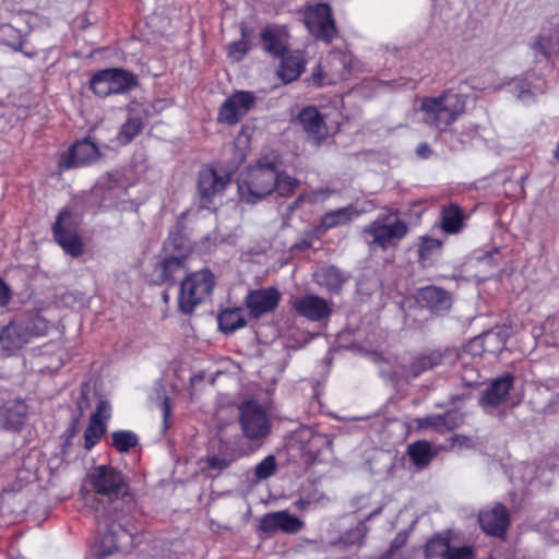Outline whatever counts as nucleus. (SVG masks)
Returning a JSON list of instances; mask_svg holds the SVG:
<instances>
[{
    "instance_id": "nucleus-33",
    "label": "nucleus",
    "mask_w": 559,
    "mask_h": 559,
    "mask_svg": "<svg viewBox=\"0 0 559 559\" xmlns=\"http://www.w3.org/2000/svg\"><path fill=\"white\" fill-rule=\"evenodd\" d=\"M325 68H328L329 81L328 83H335L336 81L348 80L352 73L349 66V58L347 55L337 51L331 52L328 56Z\"/></svg>"
},
{
    "instance_id": "nucleus-7",
    "label": "nucleus",
    "mask_w": 559,
    "mask_h": 559,
    "mask_svg": "<svg viewBox=\"0 0 559 559\" xmlns=\"http://www.w3.org/2000/svg\"><path fill=\"white\" fill-rule=\"evenodd\" d=\"M408 231L409 227L405 221L396 218L391 222L389 216L378 217L362 229L370 251L396 248Z\"/></svg>"
},
{
    "instance_id": "nucleus-52",
    "label": "nucleus",
    "mask_w": 559,
    "mask_h": 559,
    "mask_svg": "<svg viewBox=\"0 0 559 559\" xmlns=\"http://www.w3.org/2000/svg\"><path fill=\"white\" fill-rule=\"evenodd\" d=\"M252 48L251 41L239 39L228 45V53L236 61H240Z\"/></svg>"
},
{
    "instance_id": "nucleus-46",
    "label": "nucleus",
    "mask_w": 559,
    "mask_h": 559,
    "mask_svg": "<svg viewBox=\"0 0 559 559\" xmlns=\"http://www.w3.org/2000/svg\"><path fill=\"white\" fill-rule=\"evenodd\" d=\"M107 424L97 423V420L90 419L86 429L84 430V449L91 451L102 439L106 432Z\"/></svg>"
},
{
    "instance_id": "nucleus-21",
    "label": "nucleus",
    "mask_w": 559,
    "mask_h": 559,
    "mask_svg": "<svg viewBox=\"0 0 559 559\" xmlns=\"http://www.w3.org/2000/svg\"><path fill=\"white\" fill-rule=\"evenodd\" d=\"M478 521L487 535L504 539L510 526V513L507 507L497 503L492 509L480 512Z\"/></svg>"
},
{
    "instance_id": "nucleus-49",
    "label": "nucleus",
    "mask_w": 559,
    "mask_h": 559,
    "mask_svg": "<svg viewBox=\"0 0 559 559\" xmlns=\"http://www.w3.org/2000/svg\"><path fill=\"white\" fill-rule=\"evenodd\" d=\"M300 181L278 168L275 192L282 198L292 197L299 188Z\"/></svg>"
},
{
    "instance_id": "nucleus-30",
    "label": "nucleus",
    "mask_w": 559,
    "mask_h": 559,
    "mask_svg": "<svg viewBox=\"0 0 559 559\" xmlns=\"http://www.w3.org/2000/svg\"><path fill=\"white\" fill-rule=\"evenodd\" d=\"M281 63L277 74L284 83L296 81L305 71L306 60L300 51H288L280 57Z\"/></svg>"
},
{
    "instance_id": "nucleus-9",
    "label": "nucleus",
    "mask_w": 559,
    "mask_h": 559,
    "mask_svg": "<svg viewBox=\"0 0 559 559\" xmlns=\"http://www.w3.org/2000/svg\"><path fill=\"white\" fill-rule=\"evenodd\" d=\"M238 421L245 438L259 442L271 431V420L266 409L255 400H248L238 406Z\"/></svg>"
},
{
    "instance_id": "nucleus-3",
    "label": "nucleus",
    "mask_w": 559,
    "mask_h": 559,
    "mask_svg": "<svg viewBox=\"0 0 559 559\" xmlns=\"http://www.w3.org/2000/svg\"><path fill=\"white\" fill-rule=\"evenodd\" d=\"M49 322L38 313L25 312L16 316L0 330V345L3 350L14 354L33 338L45 336Z\"/></svg>"
},
{
    "instance_id": "nucleus-47",
    "label": "nucleus",
    "mask_w": 559,
    "mask_h": 559,
    "mask_svg": "<svg viewBox=\"0 0 559 559\" xmlns=\"http://www.w3.org/2000/svg\"><path fill=\"white\" fill-rule=\"evenodd\" d=\"M202 473L210 478L218 477L225 469L230 466L227 464V460L219 459L214 453H209L204 459L201 460Z\"/></svg>"
},
{
    "instance_id": "nucleus-8",
    "label": "nucleus",
    "mask_w": 559,
    "mask_h": 559,
    "mask_svg": "<svg viewBox=\"0 0 559 559\" xmlns=\"http://www.w3.org/2000/svg\"><path fill=\"white\" fill-rule=\"evenodd\" d=\"M82 216L69 209H62L51 226L53 240L72 258L84 253L81 234Z\"/></svg>"
},
{
    "instance_id": "nucleus-13",
    "label": "nucleus",
    "mask_w": 559,
    "mask_h": 559,
    "mask_svg": "<svg viewBox=\"0 0 559 559\" xmlns=\"http://www.w3.org/2000/svg\"><path fill=\"white\" fill-rule=\"evenodd\" d=\"M231 181V174H219L211 166H203L198 173L197 189L201 206L209 207L217 194H222Z\"/></svg>"
},
{
    "instance_id": "nucleus-55",
    "label": "nucleus",
    "mask_w": 559,
    "mask_h": 559,
    "mask_svg": "<svg viewBox=\"0 0 559 559\" xmlns=\"http://www.w3.org/2000/svg\"><path fill=\"white\" fill-rule=\"evenodd\" d=\"M445 559H475V550L472 546L451 547Z\"/></svg>"
},
{
    "instance_id": "nucleus-54",
    "label": "nucleus",
    "mask_w": 559,
    "mask_h": 559,
    "mask_svg": "<svg viewBox=\"0 0 559 559\" xmlns=\"http://www.w3.org/2000/svg\"><path fill=\"white\" fill-rule=\"evenodd\" d=\"M328 71L323 70V67L321 63H318L317 67L313 69L311 75L307 79V82L312 84L314 87H322L328 83L329 75Z\"/></svg>"
},
{
    "instance_id": "nucleus-64",
    "label": "nucleus",
    "mask_w": 559,
    "mask_h": 559,
    "mask_svg": "<svg viewBox=\"0 0 559 559\" xmlns=\"http://www.w3.org/2000/svg\"><path fill=\"white\" fill-rule=\"evenodd\" d=\"M312 246V239L311 238H305L298 242H295L293 246H292V251H300V252H304L306 250H308L309 248H311Z\"/></svg>"
},
{
    "instance_id": "nucleus-50",
    "label": "nucleus",
    "mask_w": 559,
    "mask_h": 559,
    "mask_svg": "<svg viewBox=\"0 0 559 559\" xmlns=\"http://www.w3.org/2000/svg\"><path fill=\"white\" fill-rule=\"evenodd\" d=\"M276 457L270 454L254 467V478L257 481L267 479L271 476H273L276 473Z\"/></svg>"
},
{
    "instance_id": "nucleus-59",
    "label": "nucleus",
    "mask_w": 559,
    "mask_h": 559,
    "mask_svg": "<svg viewBox=\"0 0 559 559\" xmlns=\"http://www.w3.org/2000/svg\"><path fill=\"white\" fill-rule=\"evenodd\" d=\"M11 287L0 277V307H7L12 299Z\"/></svg>"
},
{
    "instance_id": "nucleus-29",
    "label": "nucleus",
    "mask_w": 559,
    "mask_h": 559,
    "mask_svg": "<svg viewBox=\"0 0 559 559\" xmlns=\"http://www.w3.org/2000/svg\"><path fill=\"white\" fill-rule=\"evenodd\" d=\"M145 128L143 115L133 106L128 107V116L116 136L117 142L124 146L130 144Z\"/></svg>"
},
{
    "instance_id": "nucleus-62",
    "label": "nucleus",
    "mask_w": 559,
    "mask_h": 559,
    "mask_svg": "<svg viewBox=\"0 0 559 559\" xmlns=\"http://www.w3.org/2000/svg\"><path fill=\"white\" fill-rule=\"evenodd\" d=\"M160 409L163 412L164 428L168 429L170 426L169 417L171 415V403H170V399L168 396H164L162 404H160Z\"/></svg>"
},
{
    "instance_id": "nucleus-51",
    "label": "nucleus",
    "mask_w": 559,
    "mask_h": 559,
    "mask_svg": "<svg viewBox=\"0 0 559 559\" xmlns=\"http://www.w3.org/2000/svg\"><path fill=\"white\" fill-rule=\"evenodd\" d=\"M465 416L457 409H450L442 414V431H451L464 424Z\"/></svg>"
},
{
    "instance_id": "nucleus-10",
    "label": "nucleus",
    "mask_w": 559,
    "mask_h": 559,
    "mask_svg": "<svg viewBox=\"0 0 559 559\" xmlns=\"http://www.w3.org/2000/svg\"><path fill=\"white\" fill-rule=\"evenodd\" d=\"M124 194H127V187L123 175L119 171L109 173L92 188L86 204L95 209H110L117 206Z\"/></svg>"
},
{
    "instance_id": "nucleus-23",
    "label": "nucleus",
    "mask_w": 559,
    "mask_h": 559,
    "mask_svg": "<svg viewBox=\"0 0 559 559\" xmlns=\"http://www.w3.org/2000/svg\"><path fill=\"white\" fill-rule=\"evenodd\" d=\"M28 407L21 399H13L0 406V428L20 431L27 419Z\"/></svg>"
},
{
    "instance_id": "nucleus-18",
    "label": "nucleus",
    "mask_w": 559,
    "mask_h": 559,
    "mask_svg": "<svg viewBox=\"0 0 559 559\" xmlns=\"http://www.w3.org/2000/svg\"><path fill=\"white\" fill-rule=\"evenodd\" d=\"M281 301V293L274 287L252 289L245 298V305L253 319L274 311Z\"/></svg>"
},
{
    "instance_id": "nucleus-27",
    "label": "nucleus",
    "mask_w": 559,
    "mask_h": 559,
    "mask_svg": "<svg viewBox=\"0 0 559 559\" xmlns=\"http://www.w3.org/2000/svg\"><path fill=\"white\" fill-rule=\"evenodd\" d=\"M297 121L308 136L316 143H320L326 136L325 121L316 107H305L298 114Z\"/></svg>"
},
{
    "instance_id": "nucleus-26",
    "label": "nucleus",
    "mask_w": 559,
    "mask_h": 559,
    "mask_svg": "<svg viewBox=\"0 0 559 559\" xmlns=\"http://www.w3.org/2000/svg\"><path fill=\"white\" fill-rule=\"evenodd\" d=\"M294 309L298 314L311 321H321L332 312L329 302L317 295H306L297 299Z\"/></svg>"
},
{
    "instance_id": "nucleus-5",
    "label": "nucleus",
    "mask_w": 559,
    "mask_h": 559,
    "mask_svg": "<svg viewBox=\"0 0 559 559\" xmlns=\"http://www.w3.org/2000/svg\"><path fill=\"white\" fill-rule=\"evenodd\" d=\"M515 377L506 373L492 379L478 397L479 407L491 416L506 417L507 411L519 406L522 396L512 394Z\"/></svg>"
},
{
    "instance_id": "nucleus-31",
    "label": "nucleus",
    "mask_w": 559,
    "mask_h": 559,
    "mask_svg": "<svg viewBox=\"0 0 559 559\" xmlns=\"http://www.w3.org/2000/svg\"><path fill=\"white\" fill-rule=\"evenodd\" d=\"M218 329L224 334H233L247 325L246 311L241 307L225 308L217 316Z\"/></svg>"
},
{
    "instance_id": "nucleus-57",
    "label": "nucleus",
    "mask_w": 559,
    "mask_h": 559,
    "mask_svg": "<svg viewBox=\"0 0 559 559\" xmlns=\"http://www.w3.org/2000/svg\"><path fill=\"white\" fill-rule=\"evenodd\" d=\"M419 428H433L442 432V414L429 415L417 419Z\"/></svg>"
},
{
    "instance_id": "nucleus-32",
    "label": "nucleus",
    "mask_w": 559,
    "mask_h": 559,
    "mask_svg": "<svg viewBox=\"0 0 559 559\" xmlns=\"http://www.w3.org/2000/svg\"><path fill=\"white\" fill-rule=\"evenodd\" d=\"M437 454L427 440H417L407 445V455L418 471L427 468Z\"/></svg>"
},
{
    "instance_id": "nucleus-38",
    "label": "nucleus",
    "mask_w": 559,
    "mask_h": 559,
    "mask_svg": "<svg viewBox=\"0 0 559 559\" xmlns=\"http://www.w3.org/2000/svg\"><path fill=\"white\" fill-rule=\"evenodd\" d=\"M25 43L26 35L20 29L13 27L11 24H0V44L32 57L34 52H26L23 50Z\"/></svg>"
},
{
    "instance_id": "nucleus-16",
    "label": "nucleus",
    "mask_w": 559,
    "mask_h": 559,
    "mask_svg": "<svg viewBox=\"0 0 559 559\" xmlns=\"http://www.w3.org/2000/svg\"><path fill=\"white\" fill-rule=\"evenodd\" d=\"M102 153L91 138H84L73 143L62 156L60 165L66 169L78 168L96 163Z\"/></svg>"
},
{
    "instance_id": "nucleus-11",
    "label": "nucleus",
    "mask_w": 559,
    "mask_h": 559,
    "mask_svg": "<svg viewBox=\"0 0 559 559\" xmlns=\"http://www.w3.org/2000/svg\"><path fill=\"white\" fill-rule=\"evenodd\" d=\"M305 23L309 32L319 40L331 43L337 35L332 9L326 3L309 7L305 13Z\"/></svg>"
},
{
    "instance_id": "nucleus-28",
    "label": "nucleus",
    "mask_w": 559,
    "mask_h": 559,
    "mask_svg": "<svg viewBox=\"0 0 559 559\" xmlns=\"http://www.w3.org/2000/svg\"><path fill=\"white\" fill-rule=\"evenodd\" d=\"M444 242L441 239L423 235L417 238L418 263L424 269L435 266L443 252Z\"/></svg>"
},
{
    "instance_id": "nucleus-34",
    "label": "nucleus",
    "mask_w": 559,
    "mask_h": 559,
    "mask_svg": "<svg viewBox=\"0 0 559 559\" xmlns=\"http://www.w3.org/2000/svg\"><path fill=\"white\" fill-rule=\"evenodd\" d=\"M316 281L332 294H338L347 281V276L334 265L323 266L316 273Z\"/></svg>"
},
{
    "instance_id": "nucleus-58",
    "label": "nucleus",
    "mask_w": 559,
    "mask_h": 559,
    "mask_svg": "<svg viewBox=\"0 0 559 559\" xmlns=\"http://www.w3.org/2000/svg\"><path fill=\"white\" fill-rule=\"evenodd\" d=\"M407 538L408 536L406 532H399L391 542L389 549L385 551L393 558L394 552L406 545Z\"/></svg>"
},
{
    "instance_id": "nucleus-63",
    "label": "nucleus",
    "mask_w": 559,
    "mask_h": 559,
    "mask_svg": "<svg viewBox=\"0 0 559 559\" xmlns=\"http://www.w3.org/2000/svg\"><path fill=\"white\" fill-rule=\"evenodd\" d=\"M432 148L430 147V145L426 142H423L420 143L417 148H416V154L420 157V158H429L431 155H432Z\"/></svg>"
},
{
    "instance_id": "nucleus-35",
    "label": "nucleus",
    "mask_w": 559,
    "mask_h": 559,
    "mask_svg": "<svg viewBox=\"0 0 559 559\" xmlns=\"http://www.w3.org/2000/svg\"><path fill=\"white\" fill-rule=\"evenodd\" d=\"M112 94H124L140 85L136 74L123 68H108Z\"/></svg>"
},
{
    "instance_id": "nucleus-60",
    "label": "nucleus",
    "mask_w": 559,
    "mask_h": 559,
    "mask_svg": "<svg viewBox=\"0 0 559 559\" xmlns=\"http://www.w3.org/2000/svg\"><path fill=\"white\" fill-rule=\"evenodd\" d=\"M547 532L554 542L559 543V511L549 520Z\"/></svg>"
},
{
    "instance_id": "nucleus-42",
    "label": "nucleus",
    "mask_w": 559,
    "mask_h": 559,
    "mask_svg": "<svg viewBox=\"0 0 559 559\" xmlns=\"http://www.w3.org/2000/svg\"><path fill=\"white\" fill-rule=\"evenodd\" d=\"M90 88L96 96L102 98L114 95L108 68L93 74L90 81Z\"/></svg>"
},
{
    "instance_id": "nucleus-1",
    "label": "nucleus",
    "mask_w": 559,
    "mask_h": 559,
    "mask_svg": "<svg viewBox=\"0 0 559 559\" xmlns=\"http://www.w3.org/2000/svg\"><path fill=\"white\" fill-rule=\"evenodd\" d=\"M85 485L107 500L108 506L99 509L100 513L118 521L119 527L129 536L141 532L133 515L135 502L130 493L129 481L121 471L110 465L95 466L87 473Z\"/></svg>"
},
{
    "instance_id": "nucleus-41",
    "label": "nucleus",
    "mask_w": 559,
    "mask_h": 559,
    "mask_svg": "<svg viewBox=\"0 0 559 559\" xmlns=\"http://www.w3.org/2000/svg\"><path fill=\"white\" fill-rule=\"evenodd\" d=\"M185 216V213L181 214L180 218L176 224V231H170L169 236L165 242V249L169 247L173 248L171 254H187L189 251V246L187 243V239L183 236L185 225L181 222V218Z\"/></svg>"
},
{
    "instance_id": "nucleus-19",
    "label": "nucleus",
    "mask_w": 559,
    "mask_h": 559,
    "mask_svg": "<svg viewBox=\"0 0 559 559\" xmlns=\"http://www.w3.org/2000/svg\"><path fill=\"white\" fill-rule=\"evenodd\" d=\"M415 299L421 308L428 309L431 313L442 316L452 307L451 294L439 286L428 285L417 289Z\"/></svg>"
},
{
    "instance_id": "nucleus-56",
    "label": "nucleus",
    "mask_w": 559,
    "mask_h": 559,
    "mask_svg": "<svg viewBox=\"0 0 559 559\" xmlns=\"http://www.w3.org/2000/svg\"><path fill=\"white\" fill-rule=\"evenodd\" d=\"M479 262H485L490 266H498L502 260L503 255L501 253V249L499 247H495L491 250L486 251L483 255L477 258Z\"/></svg>"
},
{
    "instance_id": "nucleus-25",
    "label": "nucleus",
    "mask_w": 559,
    "mask_h": 559,
    "mask_svg": "<svg viewBox=\"0 0 559 559\" xmlns=\"http://www.w3.org/2000/svg\"><path fill=\"white\" fill-rule=\"evenodd\" d=\"M469 214L457 203L449 202L440 210V228L448 235H456L466 227Z\"/></svg>"
},
{
    "instance_id": "nucleus-4",
    "label": "nucleus",
    "mask_w": 559,
    "mask_h": 559,
    "mask_svg": "<svg viewBox=\"0 0 559 559\" xmlns=\"http://www.w3.org/2000/svg\"><path fill=\"white\" fill-rule=\"evenodd\" d=\"M464 109V96L452 91H445L437 97H424L420 104L424 122L440 131L455 122Z\"/></svg>"
},
{
    "instance_id": "nucleus-17",
    "label": "nucleus",
    "mask_w": 559,
    "mask_h": 559,
    "mask_svg": "<svg viewBox=\"0 0 559 559\" xmlns=\"http://www.w3.org/2000/svg\"><path fill=\"white\" fill-rule=\"evenodd\" d=\"M304 527V522L290 514L287 510L270 512L264 514L258 525V530L266 535L277 532L296 534Z\"/></svg>"
},
{
    "instance_id": "nucleus-6",
    "label": "nucleus",
    "mask_w": 559,
    "mask_h": 559,
    "mask_svg": "<svg viewBox=\"0 0 559 559\" xmlns=\"http://www.w3.org/2000/svg\"><path fill=\"white\" fill-rule=\"evenodd\" d=\"M215 277L209 270L188 274L180 283L178 308L183 314H192L194 309L212 295Z\"/></svg>"
},
{
    "instance_id": "nucleus-14",
    "label": "nucleus",
    "mask_w": 559,
    "mask_h": 559,
    "mask_svg": "<svg viewBox=\"0 0 559 559\" xmlns=\"http://www.w3.org/2000/svg\"><path fill=\"white\" fill-rule=\"evenodd\" d=\"M255 103L257 96L253 92L236 91L221 105L217 121L235 126L255 106Z\"/></svg>"
},
{
    "instance_id": "nucleus-2",
    "label": "nucleus",
    "mask_w": 559,
    "mask_h": 559,
    "mask_svg": "<svg viewBox=\"0 0 559 559\" xmlns=\"http://www.w3.org/2000/svg\"><path fill=\"white\" fill-rule=\"evenodd\" d=\"M281 162L274 156H263L249 166L237 180L239 198L248 204H255L276 188Z\"/></svg>"
},
{
    "instance_id": "nucleus-48",
    "label": "nucleus",
    "mask_w": 559,
    "mask_h": 559,
    "mask_svg": "<svg viewBox=\"0 0 559 559\" xmlns=\"http://www.w3.org/2000/svg\"><path fill=\"white\" fill-rule=\"evenodd\" d=\"M213 453L219 459L227 460V464L229 466H231V464L238 459L247 454V452L239 449L236 443L224 439L218 440L217 449Z\"/></svg>"
},
{
    "instance_id": "nucleus-45",
    "label": "nucleus",
    "mask_w": 559,
    "mask_h": 559,
    "mask_svg": "<svg viewBox=\"0 0 559 559\" xmlns=\"http://www.w3.org/2000/svg\"><path fill=\"white\" fill-rule=\"evenodd\" d=\"M138 444V436L130 430H118L111 433V445L120 453L129 452Z\"/></svg>"
},
{
    "instance_id": "nucleus-40",
    "label": "nucleus",
    "mask_w": 559,
    "mask_h": 559,
    "mask_svg": "<svg viewBox=\"0 0 559 559\" xmlns=\"http://www.w3.org/2000/svg\"><path fill=\"white\" fill-rule=\"evenodd\" d=\"M356 211L353 206L341 207L335 211L325 213L321 218V226L324 229H331L338 225H345L349 223Z\"/></svg>"
},
{
    "instance_id": "nucleus-53",
    "label": "nucleus",
    "mask_w": 559,
    "mask_h": 559,
    "mask_svg": "<svg viewBox=\"0 0 559 559\" xmlns=\"http://www.w3.org/2000/svg\"><path fill=\"white\" fill-rule=\"evenodd\" d=\"M111 416V406L108 401L100 400L97 403L96 409L94 413H92L90 419H96L97 423H107V420Z\"/></svg>"
},
{
    "instance_id": "nucleus-44",
    "label": "nucleus",
    "mask_w": 559,
    "mask_h": 559,
    "mask_svg": "<svg viewBox=\"0 0 559 559\" xmlns=\"http://www.w3.org/2000/svg\"><path fill=\"white\" fill-rule=\"evenodd\" d=\"M449 548L450 539L448 537H443L441 534H436L425 544V556L426 558L440 557L445 559Z\"/></svg>"
},
{
    "instance_id": "nucleus-20",
    "label": "nucleus",
    "mask_w": 559,
    "mask_h": 559,
    "mask_svg": "<svg viewBox=\"0 0 559 559\" xmlns=\"http://www.w3.org/2000/svg\"><path fill=\"white\" fill-rule=\"evenodd\" d=\"M260 45L264 52L275 59L283 57L289 48V34L285 26L266 25L260 33Z\"/></svg>"
},
{
    "instance_id": "nucleus-15",
    "label": "nucleus",
    "mask_w": 559,
    "mask_h": 559,
    "mask_svg": "<svg viewBox=\"0 0 559 559\" xmlns=\"http://www.w3.org/2000/svg\"><path fill=\"white\" fill-rule=\"evenodd\" d=\"M457 358L454 348H436L415 355L409 364L404 367V371L409 378H418L426 371L433 370L439 366L451 364Z\"/></svg>"
},
{
    "instance_id": "nucleus-12",
    "label": "nucleus",
    "mask_w": 559,
    "mask_h": 559,
    "mask_svg": "<svg viewBox=\"0 0 559 559\" xmlns=\"http://www.w3.org/2000/svg\"><path fill=\"white\" fill-rule=\"evenodd\" d=\"M106 515V513H100L99 509H96V519L99 525L103 524L105 526L99 543L94 548V554L97 558H105L114 555L120 550L122 538H127L128 542L132 544L136 536H129L119 527L118 521Z\"/></svg>"
},
{
    "instance_id": "nucleus-22",
    "label": "nucleus",
    "mask_w": 559,
    "mask_h": 559,
    "mask_svg": "<svg viewBox=\"0 0 559 559\" xmlns=\"http://www.w3.org/2000/svg\"><path fill=\"white\" fill-rule=\"evenodd\" d=\"M187 261V254L166 255L155 265V282L159 285L168 284L174 286L178 276L185 274L188 271Z\"/></svg>"
},
{
    "instance_id": "nucleus-36",
    "label": "nucleus",
    "mask_w": 559,
    "mask_h": 559,
    "mask_svg": "<svg viewBox=\"0 0 559 559\" xmlns=\"http://www.w3.org/2000/svg\"><path fill=\"white\" fill-rule=\"evenodd\" d=\"M532 48L547 60L559 55V24H554L548 34H539Z\"/></svg>"
},
{
    "instance_id": "nucleus-37",
    "label": "nucleus",
    "mask_w": 559,
    "mask_h": 559,
    "mask_svg": "<svg viewBox=\"0 0 559 559\" xmlns=\"http://www.w3.org/2000/svg\"><path fill=\"white\" fill-rule=\"evenodd\" d=\"M300 437L305 440L304 450L316 460L324 449H330L332 440L329 436L313 432L310 428L300 430Z\"/></svg>"
},
{
    "instance_id": "nucleus-43",
    "label": "nucleus",
    "mask_w": 559,
    "mask_h": 559,
    "mask_svg": "<svg viewBox=\"0 0 559 559\" xmlns=\"http://www.w3.org/2000/svg\"><path fill=\"white\" fill-rule=\"evenodd\" d=\"M368 532V526L364 522H359L355 527L347 530L338 537V544L344 547H361L365 544Z\"/></svg>"
},
{
    "instance_id": "nucleus-61",
    "label": "nucleus",
    "mask_w": 559,
    "mask_h": 559,
    "mask_svg": "<svg viewBox=\"0 0 559 559\" xmlns=\"http://www.w3.org/2000/svg\"><path fill=\"white\" fill-rule=\"evenodd\" d=\"M450 441L451 448H454L455 445L460 448H471L473 445L472 438L465 435L455 433L450 438Z\"/></svg>"
},
{
    "instance_id": "nucleus-39",
    "label": "nucleus",
    "mask_w": 559,
    "mask_h": 559,
    "mask_svg": "<svg viewBox=\"0 0 559 559\" xmlns=\"http://www.w3.org/2000/svg\"><path fill=\"white\" fill-rule=\"evenodd\" d=\"M324 499V493L319 491L313 484L309 483L301 487L300 496L298 500L295 501V506L300 511H306L311 507L318 506Z\"/></svg>"
},
{
    "instance_id": "nucleus-24",
    "label": "nucleus",
    "mask_w": 559,
    "mask_h": 559,
    "mask_svg": "<svg viewBox=\"0 0 559 559\" xmlns=\"http://www.w3.org/2000/svg\"><path fill=\"white\" fill-rule=\"evenodd\" d=\"M483 385L479 372L473 367H465L459 382L455 386V392L449 396L451 405H461L473 397L474 391Z\"/></svg>"
}]
</instances>
